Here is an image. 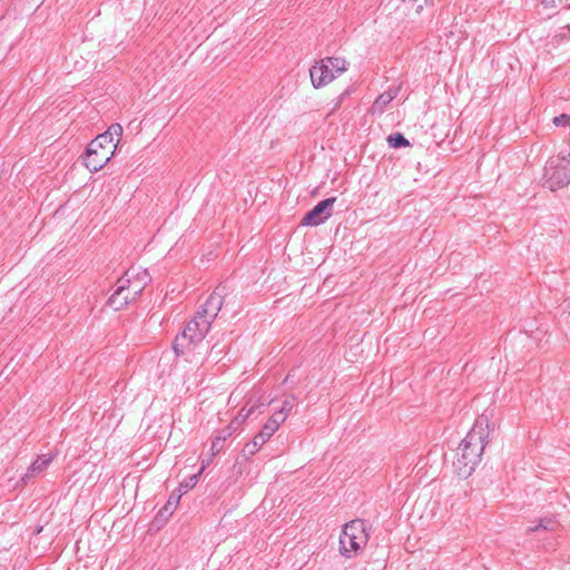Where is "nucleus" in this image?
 <instances>
[{
  "mask_svg": "<svg viewBox=\"0 0 570 570\" xmlns=\"http://www.w3.org/2000/svg\"><path fill=\"white\" fill-rule=\"evenodd\" d=\"M223 303V294L219 288H216L198 308L183 332L176 336L173 348L177 355H194L196 350H199L197 352L199 355L207 352L208 347L203 346V341L222 309Z\"/></svg>",
  "mask_w": 570,
  "mask_h": 570,
  "instance_id": "nucleus-1",
  "label": "nucleus"
},
{
  "mask_svg": "<svg viewBox=\"0 0 570 570\" xmlns=\"http://www.w3.org/2000/svg\"><path fill=\"white\" fill-rule=\"evenodd\" d=\"M490 435V422L485 415L475 420L474 425L460 443L453 465L459 476L468 478L480 462Z\"/></svg>",
  "mask_w": 570,
  "mask_h": 570,
  "instance_id": "nucleus-2",
  "label": "nucleus"
},
{
  "mask_svg": "<svg viewBox=\"0 0 570 570\" xmlns=\"http://www.w3.org/2000/svg\"><path fill=\"white\" fill-rule=\"evenodd\" d=\"M368 541L365 523L356 519L346 523L340 535V552L345 558H352L362 550Z\"/></svg>",
  "mask_w": 570,
  "mask_h": 570,
  "instance_id": "nucleus-3",
  "label": "nucleus"
},
{
  "mask_svg": "<svg viewBox=\"0 0 570 570\" xmlns=\"http://www.w3.org/2000/svg\"><path fill=\"white\" fill-rule=\"evenodd\" d=\"M570 184V151L550 158L544 167L543 186L554 191Z\"/></svg>",
  "mask_w": 570,
  "mask_h": 570,
  "instance_id": "nucleus-4",
  "label": "nucleus"
},
{
  "mask_svg": "<svg viewBox=\"0 0 570 570\" xmlns=\"http://www.w3.org/2000/svg\"><path fill=\"white\" fill-rule=\"evenodd\" d=\"M108 136L98 135L90 141L85 155V166L91 171L100 170L114 156L116 145L107 140Z\"/></svg>",
  "mask_w": 570,
  "mask_h": 570,
  "instance_id": "nucleus-5",
  "label": "nucleus"
},
{
  "mask_svg": "<svg viewBox=\"0 0 570 570\" xmlns=\"http://www.w3.org/2000/svg\"><path fill=\"white\" fill-rule=\"evenodd\" d=\"M346 70V61L337 57L322 59L309 69L311 81L315 88L330 83Z\"/></svg>",
  "mask_w": 570,
  "mask_h": 570,
  "instance_id": "nucleus-6",
  "label": "nucleus"
},
{
  "mask_svg": "<svg viewBox=\"0 0 570 570\" xmlns=\"http://www.w3.org/2000/svg\"><path fill=\"white\" fill-rule=\"evenodd\" d=\"M336 197H330L320 202L313 209L304 216L302 224L308 226H318L332 216L333 206Z\"/></svg>",
  "mask_w": 570,
  "mask_h": 570,
  "instance_id": "nucleus-7",
  "label": "nucleus"
},
{
  "mask_svg": "<svg viewBox=\"0 0 570 570\" xmlns=\"http://www.w3.org/2000/svg\"><path fill=\"white\" fill-rule=\"evenodd\" d=\"M149 279L150 277L146 271L137 273L135 277L131 275V272L128 271L118 281H125L124 285L128 287L129 294L136 299L141 294Z\"/></svg>",
  "mask_w": 570,
  "mask_h": 570,
  "instance_id": "nucleus-8",
  "label": "nucleus"
},
{
  "mask_svg": "<svg viewBox=\"0 0 570 570\" xmlns=\"http://www.w3.org/2000/svg\"><path fill=\"white\" fill-rule=\"evenodd\" d=\"M273 435L274 433L271 429L264 425L253 440L244 445L242 451L243 456L246 459L253 456Z\"/></svg>",
  "mask_w": 570,
  "mask_h": 570,
  "instance_id": "nucleus-9",
  "label": "nucleus"
},
{
  "mask_svg": "<svg viewBox=\"0 0 570 570\" xmlns=\"http://www.w3.org/2000/svg\"><path fill=\"white\" fill-rule=\"evenodd\" d=\"M117 284V289L108 299L109 306L112 307L115 311H119L130 302L135 301L134 296L129 294L130 292L128 287L122 285L125 284V281H118Z\"/></svg>",
  "mask_w": 570,
  "mask_h": 570,
  "instance_id": "nucleus-10",
  "label": "nucleus"
},
{
  "mask_svg": "<svg viewBox=\"0 0 570 570\" xmlns=\"http://www.w3.org/2000/svg\"><path fill=\"white\" fill-rule=\"evenodd\" d=\"M55 455L51 453L39 455L35 460V462H32L26 474L22 476V481L27 482L28 480L41 474L43 471L47 470V468L50 465Z\"/></svg>",
  "mask_w": 570,
  "mask_h": 570,
  "instance_id": "nucleus-11",
  "label": "nucleus"
},
{
  "mask_svg": "<svg viewBox=\"0 0 570 570\" xmlns=\"http://www.w3.org/2000/svg\"><path fill=\"white\" fill-rule=\"evenodd\" d=\"M399 88H389L381 94L373 102L371 110L373 114H382L385 107L397 96Z\"/></svg>",
  "mask_w": 570,
  "mask_h": 570,
  "instance_id": "nucleus-12",
  "label": "nucleus"
},
{
  "mask_svg": "<svg viewBox=\"0 0 570 570\" xmlns=\"http://www.w3.org/2000/svg\"><path fill=\"white\" fill-rule=\"evenodd\" d=\"M223 446H224V438H215L212 441L210 456L208 458V460H203L199 473H202L204 471L206 465L210 462L212 458H214L216 454H218L222 451Z\"/></svg>",
  "mask_w": 570,
  "mask_h": 570,
  "instance_id": "nucleus-13",
  "label": "nucleus"
},
{
  "mask_svg": "<svg viewBox=\"0 0 570 570\" xmlns=\"http://www.w3.org/2000/svg\"><path fill=\"white\" fill-rule=\"evenodd\" d=\"M286 416H284L278 410H276L264 424L267 429H271L275 433L282 423H284Z\"/></svg>",
  "mask_w": 570,
  "mask_h": 570,
  "instance_id": "nucleus-14",
  "label": "nucleus"
},
{
  "mask_svg": "<svg viewBox=\"0 0 570 570\" xmlns=\"http://www.w3.org/2000/svg\"><path fill=\"white\" fill-rule=\"evenodd\" d=\"M425 2L426 0H389V3H394L396 9L399 8L400 3H403L405 8L411 6L412 8H414L415 13L417 14L421 13V11L423 10V3Z\"/></svg>",
  "mask_w": 570,
  "mask_h": 570,
  "instance_id": "nucleus-15",
  "label": "nucleus"
},
{
  "mask_svg": "<svg viewBox=\"0 0 570 570\" xmlns=\"http://www.w3.org/2000/svg\"><path fill=\"white\" fill-rule=\"evenodd\" d=\"M180 498H181V493L180 492L178 494L171 493L170 497L167 500V503L165 504V507L160 511V513L161 514L166 513L168 515L173 514V512L176 510V508L179 504Z\"/></svg>",
  "mask_w": 570,
  "mask_h": 570,
  "instance_id": "nucleus-16",
  "label": "nucleus"
},
{
  "mask_svg": "<svg viewBox=\"0 0 570 570\" xmlns=\"http://www.w3.org/2000/svg\"><path fill=\"white\" fill-rule=\"evenodd\" d=\"M557 523L552 519H541L535 525L529 527L528 532H535L539 530H549L553 531L556 529Z\"/></svg>",
  "mask_w": 570,
  "mask_h": 570,
  "instance_id": "nucleus-17",
  "label": "nucleus"
},
{
  "mask_svg": "<svg viewBox=\"0 0 570 570\" xmlns=\"http://www.w3.org/2000/svg\"><path fill=\"white\" fill-rule=\"evenodd\" d=\"M387 142L392 148L410 146L409 140L402 134H393L387 137Z\"/></svg>",
  "mask_w": 570,
  "mask_h": 570,
  "instance_id": "nucleus-18",
  "label": "nucleus"
},
{
  "mask_svg": "<svg viewBox=\"0 0 570 570\" xmlns=\"http://www.w3.org/2000/svg\"><path fill=\"white\" fill-rule=\"evenodd\" d=\"M296 402H297L296 396L294 394H291L284 399V401L282 402V406L278 409V411L284 416L287 417L288 414L291 413V411L293 410V407L295 406Z\"/></svg>",
  "mask_w": 570,
  "mask_h": 570,
  "instance_id": "nucleus-19",
  "label": "nucleus"
},
{
  "mask_svg": "<svg viewBox=\"0 0 570 570\" xmlns=\"http://www.w3.org/2000/svg\"><path fill=\"white\" fill-rule=\"evenodd\" d=\"M102 135L108 136L107 140L112 144L114 137L122 135V127L120 124H112Z\"/></svg>",
  "mask_w": 570,
  "mask_h": 570,
  "instance_id": "nucleus-20",
  "label": "nucleus"
},
{
  "mask_svg": "<svg viewBox=\"0 0 570 570\" xmlns=\"http://www.w3.org/2000/svg\"><path fill=\"white\" fill-rule=\"evenodd\" d=\"M253 412H254V406H252L249 409L243 407L240 410L238 416H236L232 421V425H235L236 428H238Z\"/></svg>",
  "mask_w": 570,
  "mask_h": 570,
  "instance_id": "nucleus-21",
  "label": "nucleus"
},
{
  "mask_svg": "<svg viewBox=\"0 0 570 570\" xmlns=\"http://www.w3.org/2000/svg\"><path fill=\"white\" fill-rule=\"evenodd\" d=\"M198 482V474H194L188 478L185 482L180 483L178 491L183 494L193 489Z\"/></svg>",
  "mask_w": 570,
  "mask_h": 570,
  "instance_id": "nucleus-22",
  "label": "nucleus"
},
{
  "mask_svg": "<svg viewBox=\"0 0 570 570\" xmlns=\"http://www.w3.org/2000/svg\"><path fill=\"white\" fill-rule=\"evenodd\" d=\"M237 428L235 425H232V423H230L226 429L218 432V434L215 438H224V441H225L228 436H230L233 434V432Z\"/></svg>",
  "mask_w": 570,
  "mask_h": 570,
  "instance_id": "nucleus-23",
  "label": "nucleus"
},
{
  "mask_svg": "<svg viewBox=\"0 0 570 570\" xmlns=\"http://www.w3.org/2000/svg\"><path fill=\"white\" fill-rule=\"evenodd\" d=\"M553 121L558 126L559 125H563V126L570 125V122H569L570 121V116L561 115L559 117H554Z\"/></svg>",
  "mask_w": 570,
  "mask_h": 570,
  "instance_id": "nucleus-24",
  "label": "nucleus"
},
{
  "mask_svg": "<svg viewBox=\"0 0 570 570\" xmlns=\"http://www.w3.org/2000/svg\"><path fill=\"white\" fill-rule=\"evenodd\" d=\"M41 530H42V527H40V528H37V531H36V533H37V534H38V533H40V532H41Z\"/></svg>",
  "mask_w": 570,
  "mask_h": 570,
  "instance_id": "nucleus-25",
  "label": "nucleus"
},
{
  "mask_svg": "<svg viewBox=\"0 0 570 570\" xmlns=\"http://www.w3.org/2000/svg\"><path fill=\"white\" fill-rule=\"evenodd\" d=\"M203 361H204V357H200V360H196V363H198V362L202 363Z\"/></svg>",
  "mask_w": 570,
  "mask_h": 570,
  "instance_id": "nucleus-26",
  "label": "nucleus"
}]
</instances>
